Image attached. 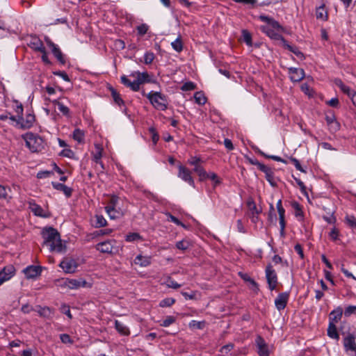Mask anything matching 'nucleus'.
I'll list each match as a JSON object with an SVG mask.
<instances>
[{
  "label": "nucleus",
  "mask_w": 356,
  "mask_h": 356,
  "mask_svg": "<svg viewBox=\"0 0 356 356\" xmlns=\"http://www.w3.org/2000/svg\"><path fill=\"white\" fill-rule=\"evenodd\" d=\"M171 46L175 51L179 53L183 50V44L181 37L179 36L175 41L171 43Z\"/></svg>",
  "instance_id": "obj_41"
},
{
  "label": "nucleus",
  "mask_w": 356,
  "mask_h": 356,
  "mask_svg": "<svg viewBox=\"0 0 356 356\" xmlns=\"http://www.w3.org/2000/svg\"><path fill=\"white\" fill-rule=\"evenodd\" d=\"M23 272L27 279H34L40 275L42 268L40 266L31 265L25 268Z\"/></svg>",
  "instance_id": "obj_18"
},
{
  "label": "nucleus",
  "mask_w": 356,
  "mask_h": 356,
  "mask_svg": "<svg viewBox=\"0 0 356 356\" xmlns=\"http://www.w3.org/2000/svg\"><path fill=\"white\" fill-rule=\"evenodd\" d=\"M292 207L295 210V216L297 218H301V220L303 218V211L302 210V207L299 203L295 202L292 204Z\"/></svg>",
  "instance_id": "obj_45"
},
{
  "label": "nucleus",
  "mask_w": 356,
  "mask_h": 356,
  "mask_svg": "<svg viewBox=\"0 0 356 356\" xmlns=\"http://www.w3.org/2000/svg\"><path fill=\"white\" fill-rule=\"evenodd\" d=\"M255 344L259 356H269L268 346L263 337L257 336L255 339Z\"/></svg>",
  "instance_id": "obj_13"
},
{
  "label": "nucleus",
  "mask_w": 356,
  "mask_h": 356,
  "mask_svg": "<svg viewBox=\"0 0 356 356\" xmlns=\"http://www.w3.org/2000/svg\"><path fill=\"white\" fill-rule=\"evenodd\" d=\"M316 17L318 19L326 21L327 19V13L324 5H322L316 10Z\"/></svg>",
  "instance_id": "obj_32"
},
{
  "label": "nucleus",
  "mask_w": 356,
  "mask_h": 356,
  "mask_svg": "<svg viewBox=\"0 0 356 356\" xmlns=\"http://www.w3.org/2000/svg\"><path fill=\"white\" fill-rule=\"evenodd\" d=\"M44 40L47 43V44L51 49L52 54L56 58V59L58 60V62L61 65H65L66 63L65 58L64 55L63 54L61 50L59 49V47L54 44L51 39L46 36L44 38Z\"/></svg>",
  "instance_id": "obj_9"
},
{
  "label": "nucleus",
  "mask_w": 356,
  "mask_h": 356,
  "mask_svg": "<svg viewBox=\"0 0 356 356\" xmlns=\"http://www.w3.org/2000/svg\"><path fill=\"white\" fill-rule=\"evenodd\" d=\"M147 98L156 109L165 111L168 108V102L167 97L160 92L151 91L147 93Z\"/></svg>",
  "instance_id": "obj_4"
},
{
  "label": "nucleus",
  "mask_w": 356,
  "mask_h": 356,
  "mask_svg": "<svg viewBox=\"0 0 356 356\" xmlns=\"http://www.w3.org/2000/svg\"><path fill=\"white\" fill-rule=\"evenodd\" d=\"M142 236L138 233H129L125 237V240L127 242H134L138 240H142Z\"/></svg>",
  "instance_id": "obj_46"
},
{
  "label": "nucleus",
  "mask_w": 356,
  "mask_h": 356,
  "mask_svg": "<svg viewBox=\"0 0 356 356\" xmlns=\"http://www.w3.org/2000/svg\"><path fill=\"white\" fill-rule=\"evenodd\" d=\"M193 171L196 172L199 176L200 181H202L207 179V172L205 171L202 166H196L193 168Z\"/></svg>",
  "instance_id": "obj_38"
},
{
  "label": "nucleus",
  "mask_w": 356,
  "mask_h": 356,
  "mask_svg": "<svg viewBox=\"0 0 356 356\" xmlns=\"http://www.w3.org/2000/svg\"><path fill=\"white\" fill-rule=\"evenodd\" d=\"M165 284L168 288H172L174 289H177L179 287H181V284H178L177 282L173 280L171 277L168 278Z\"/></svg>",
  "instance_id": "obj_57"
},
{
  "label": "nucleus",
  "mask_w": 356,
  "mask_h": 356,
  "mask_svg": "<svg viewBox=\"0 0 356 356\" xmlns=\"http://www.w3.org/2000/svg\"><path fill=\"white\" fill-rule=\"evenodd\" d=\"M344 222L351 229H356V218L353 215L346 214Z\"/></svg>",
  "instance_id": "obj_35"
},
{
  "label": "nucleus",
  "mask_w": 356,
  "mask_h": 356,
  "mask_svg": "<svg viewBox=\"0 0 356 356\" xmlns=\"http://www.w3.org/2000/svg\"><path fill=\"white\" fill-rule=\"evenodd\" d=\"M29 205V209L35 216L44 218L50 216L49 212L44 210L42 207L36 204L34 200L30 201Z\"/></svg>",
  "instance_id": "obj_15"
},
{
  "label": "nucleus",
  "mask_w": 356,
  "mask_h": 356,
  "mask_svg": "<svg viewBox=\"0 0 356 356\" xmlns=\"http://www.w3.org/2000/svg\"><path fill=\"white\" fill-rule=\"evenodd\" d=\"M265 274L269 290H275L278 283V279L277 275L275 270L273 269V267L271 264H268L266 266Z\"/></svg>",
  "instance_id": "obj_7"
},
{
  "label": "nucleus",
  "mask_w": 356,
  "mask_h": 356,
  "mask_svg": "<svg viewBox=\"0 0 356 356\" xmlns=\"http://www.w3.org/2000/svg\"><path fill=\"white\" fill-rule=\"evenodd\" d=\"M356 337L354 333H348L343 339L345 352L350 356H356Z\"/></svg>",
  "instance_id": "obj_6"
},
{
  "label": "nucleus",
  "mask_w": 356,
  "mask_h": 356,
  "mask_svg": "<svg viewBox=\"0 0 356 356\" xmlns=\"http://www.w3.org/2000/svg\"><path fill=\"white\" fill-rule=\"evenodd\" d=\"M95 222L94 226L97 228L102 227L106 225L107 221L102 215L95 216Z\"/></svg>",
  "instance_id": "obj_40"
},
{
  "label": "nucleus",
  "mask_w": 356,
  "mask_h": 356,
  "mask_svg": "<svg viewBox=\"0 0 356 356\" xmlns=\"http://www.w3.org/2000/svg\"><path fill=\"white\" fill-rule=\"evenodd\" d=\"M242 36H243V41L246 43V44L248 46L251 47L252 45V35L250 33V32L248 31L247 30H243Z\"/></svg>",
  "instance_id": "obj_48"
},
{
  "label": "nucleus",
  "mask_w": 356,
  "mask_h": 356,
  "mask_svg": "<svg viewBox=\"0 0 356 356\" xmlns=\"http://www.w3.org/2000/svg\"><path fill=\"white\" fill-rule=\"evenodd\" d=\"M15 274V268L13 265L5 266L0 271V286L6 281L9 280Z\"/></svg>",
  "instance_id": "obj_14"
},
{
  "label": "nucleus",
  "mask_w": 356,
  "mask_h": 356,
  "mask_svg": "<svg viewBox=\"0 0 356 356\" xmlns=\"http://www.w3.org/2000/svg\"><path fill=\"white\" fill-rule=\"evenodd\" d=\"M165 215L168 217V221L172 222L178 226H181L182 227H186V225L183 222H181L177 217L174 216L170 213H166Z\"/></svg>",
  "instance_id": "obj_49"
},
{
  "label": "nucleus",
  "mask_w": 356,
  "mask_h": 356,
  "mask_svg": "<svg viewBox=\"0 0 356 356\" xmlns=\"http://www.w3.org/2000/svg\"><path fill=\"white\" fill-rule=\"evenodd\" d=\"M115 328L117 330V332L122 336H129L130 334V330L129 328L124 325L122 322L115 320L114 322Z\"/></svg>",
  "instance_id": "obj_23"
},
{
  "label": "nucleus",
  "mask_w": 356,
  "mask_h": 356,
  "mask_svg": "<svg viewBox=\"0 0 356 356\" xmlns=\"http://www.w3.org/2000/svg\"><path fill=\"white\" fill-rule=\"evenodd\" d=\"M289 79L292 82H299L305 78V71L301 68L289 67L288 69Z\"/></svg>",
  "instance_id": "obj_17"
},
{
  "label": "nucleus",
  "mask_w": 356,
  "mask_h": 356,
  "mask_svg": "<svg viewBox=\"0 0 356 356\" xmlns=\"http://www.w3.org/2000/svg\"><path fill=\"white\" fill-rule=\"evenodd\" d=\"M207 179H209L212 180L213 181H214V186H216L221 183L218 175L214 172H207Z\"/></svg>",
  "instance_id": "obj_60"
},
{
  "label": "nucleus",
  "mask_w": 356,
  "mask_h": 356,
  "mask_svg": "<svg viewBox=\"0 0 356 356\" xmlns=\"http://www.w3.org/2000/svg\"><path fill=\"white\" fill-rule=\"evenodd\" d=\"M343 312L341 307L339 306L333 309L329 316V323H337L341 321Z\"/></svg>",
  "instance_id": "obj_19"
},
{
  "label": "nucleus",
  "mask_w": 356,
  "mask_h": 356,
  "mask_svg": "<svg viewBox=\"0 0 356 356\" xmlns=\"http://www.w3.org/2000/svg\"><path fill=\"white\" fill-rule=\"evenodd\" d=\"M252 164L257 165L258 168L265 174V176L273 171L270 168L259 162L257 160H256L255 162H252Z\"/></svg>",
  "instance_id": "obj_43"
},
{
  "label": "nucleus",
  "mask_w": 356,
  "mask_h": 356,
  "mask_svg": "<svg viewBox=\"0 0 356 356\" xmlns=\"http://www.w3.org/2000/svg\"><path fill=\"white\" fill-rule=\"evenodd\" d=\"M334 83L337 86H338L341 90L346 94L350 98L353 95V93L355 92V90H352L349 86L345 85L343 81L339 79H336L334 80Z\"/></svg>",
  "instance_id": "obj_24"
},
{
  "label": "nucleus",
  "mask_w": 356,
  "mask_h": 356,
  "mask_svg": "<svg viewBox=\"0 0 356 356\" xmlns=\"http://www.w3.org/2000/svg\"><path fill=\"white\" fill-rule=\"evenodd\" d=\"M105 211L109 216L111 219H115L118 218L120 212L118 211L113 206L105 207Z\"/></svg>",
  "instance_id": "obj_39"
},
{
  "label": "nucleus",
  "mask_w": 356,
  "mask_h": 356,
  "mask_svg": "<svg viewBox=\"0 0 356 356\" xmlns=\"http://www.w3.org/2000/svg\"><path fill=\"white\" fill-rule=\"evenodd\" d=\"M284 47L287 49L289 51L293 52L297 57H298L299 58H304V54L302 51H300L299 50V49L296 47H293V46H291V44H289L288 43V42H286L285 43V44L284 45Z\"/></svg>",
  "instance_id": "obj_36"
},
{
  "label": "nucleus",
  "mask_w": 356,
  "mask_h": 356,
  "mask_svg": "<svg viewBox=\"0 0 356 356\" xmlns=\"http://www.w3.org/2000/svg\"><path fill=\"white\" fill-rule=\"evenodd\" d=\"M278 214H279V220H280V235L282 236H284L285 232L284 229L286 227V222H285V209L284 208L280 209V210H277Z\"/></svg>",
  "instance_id": "obj_28"
},
{
  "label": "nucleus",
  "mask_w": 356,
  "mask_h": 356,
  "mask_svg": "<svg viewBox=\"0 0 356 356\" xmlns=\"http://www.w3.org/2000/svg\"><path fill=\"white\" fill-rule=\"evenodd\" d=\"M29 46L34 51L38 52L44 51L46 49L42 41L38 38L31 41Z\"/></svg>",
  "instance_id": "obj_31"
},
{
  "label": "nucleus",
  "mask_w": 356,
  "mask_h": 356,
  "mask_svg": "<svg viewBox=\"0 0 356 356\" xmlns=\"http://www.w3.org/2000/svg\"><path fill=\"white\" fill-rule=\"evenodd\" d=\"M73 138L79 143L84 140V132L80 129H75L73 131Z\"/></svg>",
  "instance_id": "obj_42"
},
{
  "label": "nucleus",
  "mask_w": 356,
  "mask_h": 356,
  "mask_svg": "<svg viewBox=\"0 0 356 356\" xmlns=\"http://www.w3.org/2000/svg\"><path fill=\"white\" fill-rule=\"evenodd\" d=\"M23 138L25 140L26 147L32 152H40L44 148L43 140L38 135L33 133H27L23 136Z\"/></svg>",
  "instance_id": "obj_5"
},
{
  "label": "nucleus",
  "mask_w": 356,
  "mask_h": 356,
  "mask_svg": "<svg viewBox=\"0 0 356 356\" xmlns=\"http://www.w3.org/2000/svg\"><path fill=\"white\" fill-rule=\"evenodd\" d=\"M290 161L294 165L296 170H298L302 172L306 173V170L302 167V165L300 163V161L296 158L291 156V157H290Z\"/></svg>",
  "instance_id": "obj_61"
},
{
  "label": "nucleus",
  "mask_w": 356,
  "mask_h": 356,
  "mask_svg": "<svg viewBox=\"0 0 356 356\" xmlns=\"http://www.w3.org/2000/svg\"><path fill=\"white\" fill-rule=\"evenodd\" d=\"M334 211L327 212L328 214H330V216H323V219L329 224H335L337 221V218L334 215Z\"/></svg>",
  "instance_id": "obj_59"
},
{
  "label": "nucleus",
  "mask_w": 356,
  "mask_h": 356,
  "mask_svg": "<svg viewBox=\"0 0 356 356\" xmlns=\"http://www.w3.org/2000/svg\"><path fill=\"white\" fill-rule=\"evenodd\" d=\"M109 90L115 103L120 107L124 106V102L120 97L119 92L113 87H109Z\"/></svg>",
  "instance_id": "obj_30"
},
{
  "label": "nucleus",
  "mask_w": 356,
  "mask_h": 356,
  "mask_svg": "<svg viewBox=\"0 0 356 356\" xmlns=\"http://www.w3.org/2000/svg\"><path fill=\"white\" fill-rule=\"evenodd\" d=\"M205 322L204 321H197L195 320H192L189 323V327L191 328H196L198 330H202L204 327Z\"/></svg>",
  "instance_id": "obj_52"
},
{
  "label": "nucleus",
  "mask_w": 356,
  "mask_h": 356,
  "mask_svg": "<svg viewBox=\"0 0 356 356\" xmlns=\"http://www.w3.org/2000/svg\"><path fill=\"white\" fill-rule=\"evenodd\" d=\"M61 286L67 287L70 289H77L80 287L86 286L87 282L82 278L79 279H62Z\"/></svg>",
  "instance_id": "obj_8"
},
{
  "label": "nucleus",
  "mask_w": 356,
  "mask_h": 356,
  "mask_svg": "<svg viewBox=\"0 0 356 356\" xmlns=\"http://www.w3.org/2000/svg\"><path fill=\"white\" fill-rule=\"evenodd\" d=\"M328 126V129L331 134H334L337 132L341 127L340 123L336 120L335 121L332 122Z\"/></svg>",
  "instance_id": "obj_50"
},
{
  "label": "nucleus",
  "mask_w": 356,
  "mask_h": 356,
  "mask_svg": "<svg viewBox=\"0 0 356 356\" xmlns=\"http://www.w3.org/2000/svg\"><path fill=\"white\" fill-rule=\"evenodd\" d=\"M327 336L333 339L339 340V334L337 331V328L336 326V324L332 323H329L328 327L327 330Z\"/></svg>",
  "instance_id": "obj_26"
},
{
  "label": "nucleus",
  "mask_w": 356,
  "mask_h": 356,
  "mask_svg": "<svg viewBox=\"0 0 356 356\" xmlns=\"http://www.w3.org/2000/svg\"><path fill=\"white\" fill-rule=\"evenodd\" d=\"M53 104L58 106V109L65 116H70V109L67 106H65L63 103L60 102L58 99L52 101Z\"/></svg>",
  "instance_id": "obj_34"
},
{
  "label": "nucleus",
  "mask_w": 356,
  "mask_h": 356,
  "mask_svg": "<svg viewBox=\"0 0 356 356\" xmlns=\"http://www.w3.org/2000/svg\"><path fill=\"white\" fill-rule=\"evenodd\" d=\"M35 120V117L33 113L26 114L25 119L23 116H18L17 126L22 129H29L33 125Z\"/></svg>",
  "instance_id": "obj_11"
},
{
  "label": "nucleus",
  "mask_w": 356,
  "mask_h": 356,
  "mask_svg": "<svg viewBox=\"0 0 356 356\" xmlns=\"http://www.w3.org/2000/svg\"><path fill=\"white\" fill-rule=\"evenodd\" d=\"M176 248L181 250H186L190 246V243L187 240H181L176 243Z\"/></svg>",
  "instance_id": "obj_51"
},
{
  "label": "nucleus",
  "mask_w": 356,
  "mask_h": 356,
  "mask_svg": "<svg viewBox=\"0 0 356 356\" xmlns=\"http://www.w3.org/2000/svg\"><path fill=\"white\" fill-rule=\"evenodd\" d=\"M178 177L184 181L188 183L190 186L195 188V181L191 175V171L182 165L178 166Z\"/></svg>",
  "instance_id": "obj_10"
},
{
  "label": "nucleus",
  "mask_w": 356,
  "mask_h": 356,
  "mask_svg": "<svg viewBox=\"0 0 356 356\" xmlns=\"http://www.w3.org/2000/svg\"><path fill=\"white\" fill-rule=\"evenodd\" d=\"M258 18L261 22L268 24L267 26H261V31L266 33L270 38H272L276 31L282 32L284 31V28L277 21L269 16L261 15Z\"/></svg>",
  "instance_id": "obj_3"
},
{
  "label": "nucleus",
  "mask_w": 356,
  "mask_h": 356,
  "mask_svg": "<svg viewBox=\"0 0 356 356\" xmlns=\"http://www.w3.org/2000/svg\"><path fill=\"white\" fill-rule=\"evenodd\" d=\"M53 188L57 191H62L67 197H70L72 194V188L67 186L58 182H52Z\"/></svg>",
  "instance_id": "obj_21"
},
{
  "label": "nucleus",
  "mask_w": 356,
  "mask_h": 356,
  "mask_svg": "<svg viewBox=\"0 0 356 356\" xmlns=\"http://www.w3.org/2000/svg\"><path fill=\"white\" fill-rule=\"evenodd\" d=\"M53 74L56 76H58L61 77L65 81H67V82L70 81V79L69 76L64 71H56V72H54Z\"/></svg>",
  "instance_id": "obj_64"
},
{
  "label": "nucleus",
  "mask_w": 356,
  "mask_h": 356,
  "mask_svg": "<svg viewBox=\"0 0 356 356\" xmlns=\"http://www.w3.org/2000/svg\"><path fill=\"white\" fill-rule=\"evenodd\" d=\"M194 99L195 103L199 105H204L207 102V97L202 91L196 92L194 94Z\"/></svg>",
  "instance_id": "obj_37"
},
{
  "label": "nucleus",
  "mask_w": 356,
  "mask_h": 356,
  "mask_svg": "<svg viewBox=\"0 0 356 356\" xmlns=\"http://www.w3.org/2000/svg\"><path fill=\"white\" fill-rule=\"evenodd\" d=\"M196 88V84L192 81H188L184 83L181 87V90L182 91H191L195 90Z\"/></svg>",
  "instance_id": "obj_53"
},
{
  "label": "nucleus",
  "mask_w": 356,
  "mask_h": 356,
  "mask_svg": "<svg viewBox=\"0 0 356 356\" xmlns=\"http://www.w3.org/2000/svg\"><path fill=\"white\" fill-rule=\"evenodd\" d=\"M175 301L173 298H166L160 301L159 306L161 307H170L175 303Z\"/></svg>",
  "instance_id": "obj_44"
},
{
  "label": "nucleus",
  "mask_w": 356,
  "mask_h": 356,
  "mask_svg": "<svg viewBox=\"0 0 356 356\" xmlns=\"http://www.w3.org/2000/svg\"><path fill=\"white\" fill-rule=\"evenodd\" d=\"M41 317L50 318L51 317V310L48 307H41L40 305L36 306L34 309Z\"/></svg>",
  "instance_id": "obj_27"
},
{
  "label": "nucleus",
  "mask_w": 356,
  "mask_h": 356,
  "mask_svg": "<svg viewBox=\"0 0 356 356\" xmlns=\"http://www.w3.org/2000/svg\"><path fill=\"white\" fill-rule=\"evenodd\" d=\"M130 76L136 78L135 80L131 81L127 76L122 75L120 77L121 83L133 91H138L140 86L144 83H151L152 79L147 72H140L139 71L131 72Z\"/></svg>",
  "instance_id": "obj_2"
},
{
  "label": "nucleus",
  "mask_w": 356,
  "mask_h": 356,
  "mask_svg": "<svg viewBox=\"0 0 356 356\" xmlns=\"http://www.w3.org/2000/svg\"><path fill=\"white\" fill-rule=\"evenodd\" d=\"M138 34L140 36L146 34L149 30V26L146 24H142L136 27Z\"/></svg>",
  "instance_id": "obj_54"
},
{
  "label": "nucleus",
  "mask_w": 356,
  "mask_h": 356,
  "mask_svg": "<svg viewBox=\"0 0 356 356\" xmlns=\"http://www.w3.org/2000/svg\"><path fill=\"white\" fill-rule=\"evenodd\" d=\"M176 321V318L173 316H168L161 323L160 325L162 327H169L170 325L173 324Z\"/></svg>",
  "instance_id": "obj_47"
},
{
  "label": "nucleus",
  "mask_w": 356,
  "mask_h": 356,
  "mask_svg": "<svg viewBox=\"0 0 356 356\" xmlns=\"http://www.w3.org/2000/svg\"><path fill=\"white\" fill-rule=\"evenodd\" d=\"M155 58L154 54L151 51H147L144 54V63L147 65L151 64Z\"/></svg>",
  "instance_id": "obj_55"
},
{
  "label": "nucleus",
  "mask_w": 356,
  "mask_h": 356,
  "mask_svg": "<svg viewBox=\"0 0 356 356\" xmlns=\"http://www.w3.org/2000/svg\"><path fill=\"white\" fill-rule=\"evenodd\" d=\"M59 266L66 273H73L77 268V264L73 259L65 258L59 264Z\"/></svg>",
  "instance_id": "obj_12"
},
{
  "label": "nucleus",
  "mask_w": 356,
  "mask_h": 356,
  "mask_svg": "<svg viewBox=\"0 0 356 356\" xmlns=\"http://www.w3.org/2000/svg\"><path fill=\"white\" fill-rule=\"evenodd\" d=\"M247 206L251 214H259L261 213V209L257 208L256 203L252 197L247 200Z\"/></svg>",
  "instance_id": "obj_33"
},
{
  "label": "nucleus",
  "mask_w": 356,
  "mask_h": 356,
  "mask_svg": "<svg viewBox=\"0 0 356 356\" xmlns=\"http://www.w3.org/2000/svg\"><path fill=\"white\" fill-rule=\"evenodd\" d=\"M41 236L44 240L43 245L49 246L50 252H62L65 250L63 244L60 233L53 227H44L41 231Z\"/></svg>",
  "instance_id": "obj_1"
},
{
  "label": "nucleus",
  "mask_w": 356,
  "mask_h": 356,
  "mask_svg": "<svg viewBox=\"0 0 356 356\" xmlns=\"http://www.w3.org/2000/svg\"><path fill=\"white\" fill-rule=\"evenodd\" d=\"M134 263L141 267L148 266L151 264V257L138 254L136 257Z\"/></svg>",
  "instance_id": "obj_25"
},
{
  "label": "nucleus",
  "mask_w": 356,
  "mask_h": 356,
  "mask_svg": "<svg viewBox=\"0 0 356 356\" xmlns=\"http://www.w3.org/2000/svg\"><path fill=\"white\" fill-rule=\"evenodd\" d=\"M113 248L111 241L101 242L96 245V249L102 253H112Z\"/></svg>",
  "instance_id": "obj_22"
},
{
  "label": "nucleus",
  "mask_w": 356,
  "mask_h": 356,
  "mask_svg": "<svg viewBox=\"0 0 356 356\" xmlns=\"http://www.w3.org/2000/svg\"><path fill=\"white\" fill-rule=\"evenodd\" d=\"M343 314L346 317H349L352 314H356V306L355 305H349L346 307Z\"/></svg>",
  "instance_id": "obj_56"
},
{
  "label": "nucleus",
  "mask_w": 356,
  "mask_h": 356,
  "mask_svg": "<svg viewBox=\"0 0 356 356\" xmlns=\"http://www.w3.org/2000/svg\"><path fill=\"white\" fill-rule=\"evenodd\" d=\"M96 152L93 154V161L101 165L102 168L104 169V164L102 161H101L102 156V151L103 149L99 145H95Z\"/></svg>",
  "instance_id": "obj_29"
},
{
  "label": "nucleus",
  "mask_w": 356,
  "mask_h": 356,
  "mask_svg": "<svg viewBox=\"0 0 356 356\" xmlns=\"http://www.w3.org/2000/svg\"><path fill=\"white\" fill-rule=\"evenodd\" d=\"M289 298V292H283L278 294L275 300V305L278 311H282L286 307Z\"/></svg>",
  "instance_id": "obj_16"
},
{
  "label": "nucleus",
  "mask_w": 356,
  "mask_h": 356,
  "mask_svg": "<svg viewBox=\"0 0 356 356\" xmlns=\"http://www.w3.org/2000/svg\"><path fill=\"white\" fill-rule=\"evenodd\" d=\"M238 275L242 280L250 284V288L254 291V293H258L259 291V284L252 278H251L247 273L240 272Z\"/></svg>",
  "instance_id": "obj_20"
},
{
  "label": "nucleus",
  "mask_w": 356,
  "mask_h": 356,
  "mask_svg": "<svg viewBox=\"0 0 356 356\" xmlns=\"http://www.w3.org/2000/svg\"><path fill=\"white\" fill-rule=\"evenodd\" d=\"M339 229L337 228H336L335 227H334L329 233L330 238L332 241H335L339 238Z\"/></svg>",
  "instance_id": "obj_62"
},
{
  "label": "nucleus",
  "mask_w": 356,
  "mask_h": 356,
  "mask_svg": "<svg viewBox=\"0 0 356 356\" xmlns=\"http://www.w3.org/2000/svg\"><path fill=\"white\" fill-rule=\"evenodd\" d=\"M336 120L337 118L333 111H329L325 115V121L327 125L332 123V122L335 121Z\"/></svg>",
  "instance_id": "obj_63"
},
{
  "label": "nucleus",
  "mask_w": 356,
  "mask_h": 356,
  "mask_svg": "<svg viewBox=\"0 0 356 356\" xmlns=\"http://www.w3.org/2000/svg\"><path fill=\"white\" fill-rule=\"evenodd\" d=\"M149 131L152 134V140L154 145H156L159 139V136L156 129L153 127H151L149 128Z\"/></svg>",
  "instance_id": "obj_58"
}]
</instances>
